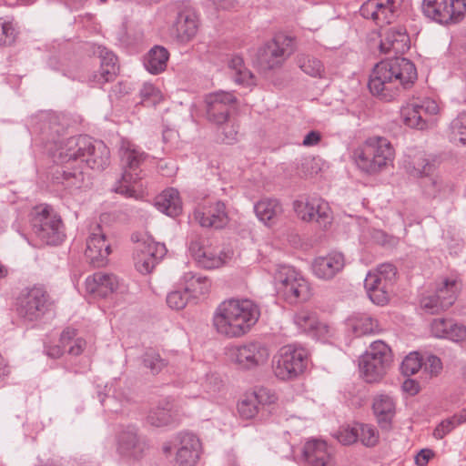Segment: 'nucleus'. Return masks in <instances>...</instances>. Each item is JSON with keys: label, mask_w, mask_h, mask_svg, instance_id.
Listing matches in <instances>:
<instances>
[{"label": "nucleus", "mask_w": 466, "mask_h": 466, "mask_svg": "<svg viewBox=\"0 0 466 466\" xmlns=\"http://www.w3.org/2000/svg\"><path fill=\"white\" fill-rule=\"evenodd\" d=\"M54 157L59 167L52 175V184L72 192L92 184L89 175L83 170V163L93 170L102 171L109 165L110 152L103 141L80 135L66 139Z\"/></svg>", "instance_id": "1"}, {"label": "nucleus", "mask_w": 466, "mask_h": 466, "mask_svg": "<svg viewBox=\"0 0 466 466\" xmlns=\"http://www.w3.org/2000/svg\"><path fill=\"white\" fill-rule=\"evenodd\" d=\"M418 78L415 65L408 58L395 56L378 63L368 82L373 96L390 101L401 91L410 89Z\"/></svg>", "instance_id": "2"}, {"label": "nucleus", "mask_w": 466, "mask_h": 466, "mask_svg": "<svg viewBox=\"0 0 466 466\" xmlns=\"http://www.w3.org/2000/svg\"><path fill=\"white\" fill-rule=\"evenodd\" d=\"M259 307L250 299H228L221 302L213 314L217 332L227 338H239L247 334L258 322Z\"/></svg>", "instance_id": "3"}, {"label": "nucleus", "mask_w": 466, "mask_h": 466, "mask_svg": "<svg viewBox=\"0 0 466 466\" xmlns=\"http://www.w3.org/2000/svg\"><path fill=\"white\" fill-rule=\"evenodd\" d=\"M118 154L123 169L112 190L124 197L131 198L136 193L135 185L142 179L141 166L148 155L127 138H121Z\"/></svg>", "instance_id": "4"}, {"label": "nucleus", "mask_w": 466, "mask_h": 466, "mask_svg": "<svg viewBox=\"0 0 466 466\" xmlns=\"http://www.w3.org/2000/svg\"><path fill=\"white\" fill-rule=\"evenodd\" d=\"M354 156L358 167L365 173L373 175L392 163L394 148L386 137H371L355 150Z\"/></svg>", "instance_id": "5"}, {"label": "nucleus", "mask_w": 466, "mask_h": 466, "mask_svg": "<svg viewBox=\"0 0 466 466\" xmlns=\"http://www.w3.org/2000/svg\"><path fill=\"white\" fill-rule=\"evenodd\" d=\"M29 217L32 231L43 243L56 246L64 240L66 234L61 217L51 206H35Z\"/></svg>", "instance_id": "6"}, {"label": "nucleus", "mask_w": 466, "mask_h": 466, "mask_svg": "<svg viewBox=\"0 0 466 466\" xmlns=\"http://www.w3.org/2000/svg\"><path fill=\"white\" fill-rule=\"evenodd\" d=\"M52 307L49 293L42 285H34L21 289L15 299V310L24 322L41 320Z\"/></svg>", "instance_id": "7"}, {"label": "nucleus", "mask_w": 466, "mask_h": 466, "mask_svg": "<svg viewBox=\"0 0 466 466\" xmlns=\"http://www.w3.org/2000/svg\"><path fill=\"white\" fill-rule=\"evenodd\" d=\"M274 279L278 293L288 303L296 304L309 299V282L295 268L287 265L279 266Z\"/></svg>", "instance_id": "8"}, {"label": "nucleus", "mask_w": 466, "mask_h": 466, "mask_svg": "<svg viewBox=\"0 0 466 466\" xmlns=\"http://www.w3.org/2000/svg\"><path fill=\"white\" fill-rule=\"evenodd\" d=\"M295 38L284 34L274 37L258 48L257 63L261 70L268 71L280 67L293 54Z\"/></svg>", "instance_id": "9"}, {"label": "nucleus", "mask_w": 466, "mask_h": 466, "mask_svg": "<svg viewBox=\"0 0 466 466\" xmlns=\"http://www.w3.org/2000/svg\"><path fill=\"white\" fill-rule=\"evenodd\" d=\"M422 15L431 22L449 26L461 22L466 15V0H422Z\"/></svg>", "instance_id": "10"}, {"label": "nucleus", "mask_w": 466, "mask_h": 466, "mask_svg": "<svg viewBox=\"0 0 466 466\" xmlns=\"http://www.w3.org/2000/svg\"><path fill=\"white\" fill-rule=\"evenodd\" d=\"M392 360L390 348L382 340H376L361 356L360 370L364 380L369 382L380 380Z\"/></svg>", "instance_id": "11"}, {"label": "nucleus", "mask_w": 466, "mask_h": 466, "mask_svg": "<svg viewBox=\"0 0 466 466\" xmlns=\"http://www.w3.org/2000/svg\"><path fill=\"white\" fill-rule=\"evenodd\" d=\"M308 358V351L302 347L292 344L282 347L273 365L276 377L282 380L297 378L305 370Z\"/></svg>", "instance_id": "12"}, {"label": "nucleus", "mask_w": 466, "mask_h": 466, "mask_svg": "<svg viewBox=\"0 0 466 466\" xmlns=\"http://www.w3.org/2000/svg\"><path fill=\"white\" fill-rule=\"evenodd\" d=\"M131 239L137 244L134 251L136 268L142 274L152 272L167 253L165 244L155 242L148 237H140L138 233H133Z\"/></svg>", "instance_id": "13"}, {"label": "nucleus", "mask_w": 466, "mask_h": 466, "mask_svg": "<svg viewBox=\"0 0 466 466\" xmlns=\"http://www.w3.org/2000/svg\"><path fill=\"white\" fill-rule=\"evenodd\" d=\"M231 361L243 370H254L264 365L269 357L268 347L259 341H250L228 349Z\"/></svg>", "instance_id": "14"}, {"label": "nucleus", "mask_w": 466, "mask_h": 466, "mask_svg": "<svg viewBox=\"0 0 466 466\" xmlns=\"http://www.w3.org/2000/svg\"><path fill=\"white\" fill-rule=\"evenodd\" d=\"M438 104L430 98L407 104L400 109V116L409 127L423 130L429 127L431 117L439 113Z\"/></svg>", "instance_id": "15"}, {"label": "nucleus", "mask_w": 466, "mask_h": 466, "mask_svg": "<svg viewBox=\"0 0 466 466\" xmlns=\"http://www.w3.org/2000/svg\"><path fill=\"white\" fill-rule=\"evenodd\" d=\"M400 5L401 0H367L360 7V14L382 25L390 24L397 17Z\"/></svg>", "instance_id": "16"}, {"label": "nucleus", "mask_w": 466, "mask_h": 466, "mask_svg": "<svg viewBox=\"0 0 466 466\" xmlns=\"http://www.w3.org/2000/svg\"><path fill=\"white\" fill-rule=\"evenodd\" d=\"M205 102L208 121L217 126H221L229 119L230 111L237 103V97L233 93L218 91L207 96Z\"/></svg>", "instance_id": "17"}, {"label": "nucleus", "mask_w": 466, "mask_h": 466, "mask_svg": "<svg viewBox=\"0 0 466 466\" xmlns=\"http://www.w3.org/2000/svg\"><path fill=\"white\" fill-rule=\"evenodd\" d=\"M175 465L195 466L199 460L201 442L190 432H180L175 439Z\"/></svg>", "instance_id": "18"}, {"label": "nucleus", "mask_w": 466, "mask_h": 466, "mask_svg": "<svg viewBox=\"0 0 466 466\" xmlns=\"http://www.w3.org/2000/svg\"><path fill=\"white\" fill-rule=\"evenodd\" d=\"M293 323L298 330L312 339L326 341L332 335L331 327L320 322L316 313L309 310H299L293 316Z\"/></svg>", "instance_id": "19"}, {"label": "nucleus", "mask_w": 466, "mask_h": 466, "mask_svg": "<svg viewBox=\"0 0 466 466\" xmlns=\"http://www.w3.org/2000/svg\"><path fill=\"white\" fill-rule=\"evenodd\" d=\"M111 245L103 233L101 226L96 225L86 239L85 256L96 268L104 267L108 261Z\"/></svg>", "instance_id": "20"}, {"label": "nucleus", "mask_w": 466, "mask_h": 466, "mask_svg": "<svg viewBox=\"0 0 466 466\" xmlns=\"http://www.w3.org/2000/svg\"><path fill=\"white\" fill-rule=\"evenodd\" d=\"M147 449L146 439L138 435L135 426H127L119 433L117 451L122 457L138 460Z\"/></svg>", "instance_id": "21"}, {"label": "nucleus", "mask_w": 466, "mask_h": 466, "mask_svg": "<svg viewBox=\"0 0 466 466\" xmlns=\"http://www.w3.org/2000/svg\"><path fill=\"white\" fill-rule=\"evenodd\" d=\"M302 466H334V461L326 441L311 439L301 449Z\"/></svg>", "instance_id": "22"}, {"label": "nucleus", "mask_w": 466, "mask_h": 466, "mask_svg": "<svg viewBox=\"0 0 466 466\" xmlns=\"http://www.w3.org/2000/svg\"><path fill=\"white\" fill-rule=\"evenodd\" d=\"M380 49L382 53L404 54L410 49V36L405 27L398 25L384 29L380 34Z\"/></svg>", "instance_id": "23"}, {"label": "nucleus", "mask_w": 466, "mask_h": 466, "mask_svg": "<svg viewBox=\"0 0 466 466\" xmlns=\"http://www.w3.org/2000/svg\"><path fill=\"white\" fill-rule=\"evenodd\" d=\"M194 218L203 228H221L228 223L226 205L217 201L208 207H198L194 211Z\"/></svg>", "instance_id": "24"}, {"label": "nucleus", "mask_w": 466, "mask_h": 466, "mask_svg": "<svg viewBox=\"0 0 466 466\" xmlns=\"http://www.w3.org/2000/svg\"><path fill=\"white\" fill-rule=\"evenodd\" d=\"M32 129L34 133L40 135L46 143H56L64 132L57 116L46 113L32 117Z\"/></svg>", "instance_id": "25"}, {"label": "nucleus", "mask_w": 466, "mask_h": 466, "mask_svg": "<svg viewBox=\"0 0 466 466\" xmlns=\"http://www.w3.org/2000/svg\"><path fill=\"white\" fill-rule=\"evenodd\" d=\"M344 266V255L340 252H330L327 256L315 258L312 269L319 279H331L343 269Z\"/></svg>", "instance_id": "26"}, {"label": "nucleus", "mask_w": 466, "mask_h": 466, "mask_svg": "<svg viewBox=\"0 0 466 466\" xmlns=\"http://www.w3.org/2000/svg\"><path fill=\"white\" fill-rule=\"evenodd\" d=\"M275 399V395L271 394L268 390L260 388L238 404V411L241 418L252 419L258 413L260 406L272 403Z\"/></svg>", "instance_id": "27"}, {"label": "nucleus", "mask_w": 466, "mask_h": 466, "mask_svg": "<svg viewBox=\"0 0 466 466\" xmlns=\"http://www.w3.org/2000/svg\"><path fill=\"white\" fill-rule=\"evenodd\" d=\"M174 34L180 43L191 41L198 30V20L197 15L188 9L178 12L174 22Z\"/></svg>", "instance_id": "28"}, {"label": "nucleus", "mask_w": 466, "mask_h": 466, "mask_svg": "<svg viewBox=\"0 0 466 466\" xmlns=\"http://www.w3.org/2000/svg\"><path fill=\"white\" fill-rule=\"evenodd\" d=\"M86 289L90 294L106 298L117 289V279L113 274L96 272L86 279Z\"/></svg>", "instance_id": "29"}, {"label": "nucleus", "mask_w": 466, "mask_h": 466, "mask_svg": "<svg viewBox=\"0 0 466 466\" xmlns=\"http://www.w3.org/2000/svg\"><path fill=\"white\" fill-rule=\"evenodd\" d=\"M147 421L157 428L176 425L178 420L173 410L171 400L169 399L160 400L156 407L148 411Z\"/></svg>", "instance_id": "30"}, {"label": "nucleus", "mask_w": 466, "mask_h": 466, "mask_svg": "<svg viewBox=\"0 0 466 466\" xmlns=\"http://www.w3.org/2000/svg\"><path fill=\"white\" fill-rule=\"evenodd\" d=\"M403 167L409 175L415 177H427L434 170V164L426 158L423 151H415L407 154Z\"/></svg>", "instance_id": "31"}, {"label": "nucleus", "mask_w": 466, "mask_h": 466, "mask_svg": "<svg viewBox=\"0 0 466 466\" xmlns=\"http://www.w3.org/2000/svg\"><path fill=\"white\" fill-rule=\"evenodd\" d=\"M372 409L380 427L390 429L396 412L393 398L387 394L375 397Z\"/></svg>", "instance_id": "32"}, {"label": "nucleus", "mask_w": 466, "mask_h": 466, "mask_svg": "<svg viewBox=\"0 0 466 466\" xmlns=\"http://www.w3.org/2000/svg\"><path fill=\"white\" fill-rule=\"evenodd\" d=\"M155 207L167 216L175 218L182 212L179 192L173 187L165 189L155 199Z\"/></svg>", "instance_id": "33"}, {"label": "nucleus", "mask_w": 466, "mask_h": 466, "mask_svg": "<svg viewBox=\"0 0 466 466\" xmlns=\"http://www.w3.org/2000/svg\"><path fill=\"white\" fill-rule=\"evenodd\" d=\"M364 287L369 298L374 304L383 306L388 303L390 292L378 277V274L369 272L364 279Z\"/></svg>", "instance_id": "34"}, {"label": "nucleus", "mask_w": 466, "mask_h": 466, "mask_svg": "<svg viewBox=\"0 0 466 466\" xmlns=\"http://www.w3.org/2000/svg\"><path fill=\"white\" fill-rule=\"evenodd\" d=\"M169 52L162 46H154L144 56L143 64L147 71L152 75H158L166 70Z\"/></svg>", "instance_id": "35"}, {"label": "nucleus", "mask_w": 466, "mask_h": 466, "mask_svg": "<svg viewBox=\"0 0 466 466\" xmlns=\"http://www.w3.org/2000/svg\"><path fill=\"white\" fill-rule=\"evenodd\" d=\"M182 281L185 290L193 299L208 293L210 287V281L208 278L191 271L186 272L183 275Z\"/></svg>", "instance_id": "36"}, {"label": "nucleus", "mask_w": 466, "mask_h": 466, "mask_svg": "<svg viewBox=\"0 0 466 466\" xmlns=\"http://www.w3.org/2000/svg\"><path fill=\"white\" fill-rule=\"evenodd\" d=\"M254 211L260 221L268 224L273 222L282 212V208L279 200L264 198L254 205Z\"/></svg>", "instance_id": "37"}, {"label": "nucleus", "mask_w": 466, "mask_h": 466, "mask_svg": "<svg viewBox=\"0 0 466 466\" xmlns=\"http://www.w3.org/2000/svg\"><path fill=\"white\" fill-rule=\"evenodd\" d=\"M228 68L236 84L246 86L254 85V75L246 67L241 56H234L228 62Z\"/></svg>", "instance_id": "38"}, {"label": "nucleus", "mask_w": 466, "mask_h": 466, "mask_svg": "<svg viewBox=\"0 0 466 466\" xmlns=\"http://www.w3.org/2000/svg\"><path fill=\"white\" fill-rule=\"evenodd\" d=\"M347 325L352 329V332L360 337L371 334L378 328V322L368 314H357L348 319Z\"/></svg>", "instance_id": "39"}, {"label": "nucleus", "mask_w": 466, "mask_h": 466, "mask_svg": "<svg viewBox=\"0 0 466 466\" xmlns=\"http://www.w3.org/2000/svg\"><path fill=\"white\" fill-rule=\"evenodd\" d=\"M460 286L456 279H444L441 285L437 289L436 294L441 301V307L448 309L457 299Z\"/></svg>", "instance_id": "40"}, {"label": "nucleus", "mask_w": 466, "mask_h": 466, "mask_svg": "<svg viewBox=\"0 0 466 466\" xmlns=\"http://www.w3.org/2000/svg\"><path fill=\"white\" fill-rule=\"evenodd\" d=\"M76 329L67 328L63 330L59 339L63 348L65 350L67 348V352L73 356L80 355L86 347V340L82 338H76Z\"/></svg>", "instance_id": "41"}, {"label": "nucleus", "mask_w": 466, "mask_h": 466, "mask_svg": "<svg viewBox=\"0 0 466 466\" xmlns=\"http://www.w3.org/2000/svg\"><path fill=\"white\" fill-rule=\"evenodd\" d=\"M141 359L143 366L153 375H157L167 365V360L152 348L147 349Z\"/></svg>", "instance_id": "42"}, {"label": "nucleus", "mask_w": 466, "mask_h": 466, "mask_svg": "<svg viewBox=\"0 0 466 466\" xmlns=\"http://www.w3.org/2000/svg\"><path fill=\"white\" fill-rule=\"evenodd\" d=\"M297 63L299 68L307 75L317 77L324 71V66L320 60L309 55H299Z\"/></svg>", "instance_id": "43"}, {"label": "nucleus", "mask_w": 466, "mask_h": 466, "mask_svg": "<svg viewBox=\"0 0 466 466\" xmlns=\"http://www.w3.org/2000/svg\"><path fill=\"white\" fill-rule=\"evenodd\" d=\"M450 140L466 145V111L460 113L450 125Z\"/></svg>", "instance_id": "44"}, {"label": "nucleus", "mask_w": 466, "mask_h": 466, "mask_svg": "<svg viewBox=\"0 0 466 466\" xmlns=\"http://www.w3.org/2000/svg\"><path fill=\"white\" fill-rule=\"evenodd\" d=\"M313 221H316L322 228H327L331 223L330 208L329 204L322 198H315Z\"/></svg>", "instance_id": "45"}, {"label": "nucleus", "mask_w": 466, "mask_h": 466, "mask_svg": "<svg viewBox=\"0 0 466 466\" xmlns=\"http://www.w3.org/2000/svg\"><path fill=\"white\" fill-rule=\"evenodd\" d=\"M375 273L378 274V277L384 282L386 288L391 293L398 276L396 266L390 262L380 264Z\"/></svg>", "instance_id": "46"}, {"label": "nucleus", "mask_w": 466, "mask_h": 466, "mask_svg": "<svg viewBox=\"0 0 466 466\" xmlns=\"http://www.w3.org/2000/svg\"><path fill=\"white\" fill-rule=\"evenodd\" d=\"M18 31L13 21L0 17V46H9L15 44Z\"/></svg>", "instance_id": "47"}, {"label": "nucleus", "mask_w": 466, "mask_h": 466, "mask_svg": "<svg viewBox=\"0 0 466 466\" xmlns=\"http://www.w3.org/2000/svg\"><path fill=\"white\" fill-rule=\"evenodd\" d=\"M99 56H100V67L101 69H106V75L116 76L118 72V66L116 65L117 57L116 55L107 50L106 47H99Z\"/></svg>", "instance_id": "48"}, {"label": "nucleus", "mask_w": 466, "mask_h": 466, "mask_svg": "<svg viewBox=\"0 0 466 466\" xmlns=\"http://www.w3.org/2000/svg\"><path fill=\"white\" fill-rule=\"evenodd\" d=\"M315 198H309L305 201L302 199L294 201V210L299 218L304 221H313Z\"/></svg>", "instance_id": "49"}, {"label": "nucleus", "mask_w": 466, "mask_h": 466, "mask_svg": "<svg viewBox=\"0 0 466 466\" xmlns=\"http://www.w3.org/2000/svg\"><path fill=\"white\" fill-rule=\"evenodd\" d=\"M358 432V441L366 447H374L379 441V432L376 428L370 424L360 423Z\"/></svg>", "instance_id": "50"}, {"label": "nucleus", "mask_w": 466, "mask_h": 466, "mask_svg": "<svg viewBox=\"0 0 466 466\" xmlns=\"http://www.w3.org/2000/svg\"><path fill=\"white\" fill-rule=\"evenodd\" d=\"M423 365V360L418 352L410 353L402 360L400 370L404 376H411L415 374Z\"/></svg>", "instance_id": "51"}, {"label": "nucleus", "mask_w": 466, "mask_h": 466, "mask_svg": "<svg viewBox=\"0 0 466 466\" xmlns=\"http://www.w3.org/2000/svg\"><path fill=\"white\" fill-rule=\"evenodd\" d=\"M188 252L196 259L208 248V239L198 233H191L188 237Z\"/></svg>", "instance_id": "52"}, {"label": "nucleus", "mask_w": 466, "mask_h": 466, "mask_svg": "<svg viewBox=\"0 0 466 466\" xmlns=\"http://www.w3.org/2000/svg\"><path fill=\"white\" fill-rule=\"evenodd\" d=\"M195 261L199 267L206 269L218 268L223 263L221 258L218 256V254L214 253L209 246L199 255V258L195 259Z\"/></svg>", "instance_id": "53"}, {"label": "nucleus", "mask_w": 466, "mask_h": 466, "mask_svg": "<svg viewBox=\"0 0 466 466\" xmlns=\"http://www.w3.org/2000/svg\"><path fill=\"white\" fill-rule=\"evenodd\" d=\"M139 97L143 106H155L159 101V91L152 84L145 83L139 90Z\"/></svg>", "instance_id": "54"}, {"label": "nucleus", "mask_w": 466, "mask_h": 466, "mask_svg": "<svg viewBox=\"0 0 466 466\" xmlns=\"http://www.w3.org/2000/svg\"><path fill=\"white\" fill-rule=\"evenodd\" d=\"M360 424L354 423L351 426L341 427L336 435L338 441L343 445H350L358 441Z\"/></svg>", "instance_id": "55"}, {"label": "nucleus", "mask_w": 466, "mask_h": 466, "mask_svg": "<svg viewBox=\"0 0 466 466\" xmlns=\"http://www.w3.org/2000/svg\"><path fill=\"white\" fill-rule=\"evenodd\" d=\"M190 298L185 289L183 291L174 290L167 294V303L171 309L179 310L186 307Z\"/></svg>", "instance_id": "56"}, {"label": "nucleus", "mask_w": 466, "mask_h": 466, "mask_svg": "<svg viewBox=\"0 0 466 466\" xmlns=\"http://www.w3.org/2000/svg\"><path fill=\"white\" fill-rule=\"evenodd\" d=\"M106 69L99 68L88 76L87 82L92 87H102L106 83L115 80L116 76L106 75Z\"/></svg>", "instance_id": "57"}, {"label": "nucleus", "mask_w": 466, "mask_h": 466, "mask_svg": "<svg viewBox=\"0 0 466 466\" xmlns=\"http://www.w3.org/2000/svg\"><path fill=\"white\" fill-rule=\"evenodd\" d=\"M453 320L446 319H436L431 322V332L436 338L447 339L450 326Z\"/></svg>", "instance_id": "58"}, {"label": "nucleus", "mask_w": 466, "mask_h": 466, "mask_svg": "<svg viewBox=\"0 0 466 466\" xmlns=\"http://www.w3.org/2000/svg\"><path fill=\"white\" fill-rule=\"evenodd\" d=\"M420 305L430 314H438L442 310H446L444 307H441V301L436 293L434 295L423 298L420 301Z\"/></svg>", "instance_id": "59"}, {"label": "nucleus", "mask_w": 466, "mask_h": 466, "mask_svg": "<svg viewBox=\"0 0 466 466\" xmlns=\"http://www.w3.org/2000/svg\"><path fill=\"white\" fill-rule=\"evenodd\" d=\"M447 335V339L454 342L463 341L466 339V326L453 321Z\"/></svg>", "instance_id": "60"}, {"label": "nucleus", "mask_w": 466, "mask_h": 466, "mask_svg": "<svg viewBox=\"0 0 466 466\" xmlns=\"http://www.w3.org/2000/svg\"><path fill=\"white\" fill-rule=\"evenodd\" d=\"M456 428L454 422L451 418L441 421L433 431L434 438L438 440L443 439L447 434Z\"/></svg>", "instance_id": "61"}, {"label": "nucleus", "mask_w": 466, "mask_h": 466, "mask_svg": "<svg viewBox=\"0 0 466 466\" xmlns=\"http://www.w3.org/2000/svg\"><path fill=\"white\" fill-rule=\"evenodd\" d=\"M424 364V370L431 376H437L442 369L441 359L435 355L428 356Z\"/></svg>", "instance_id": "62"}, {"label": "nucleus", "mask_w": 466, "mask_h": 466, "mask_svg": "<svg viewBox=\"0 0 466 466\" xmlns=\"http://www.w3.org/2000/svg\"><path fill=\"white\" fill-rule=\"evenodd\" d=\"M98 399H99L100 403L102 404V406L105 409H107L109 411H112V412L118 411V410H119L118 407L114 405V402L116 400L115 396H110L107 393L98 392Z\"/></svg>", "instance_id": "63"}, {"label": "nucleus", "mask_w": 466, "mask_h": 466, "mask_svg": "<svg viewBox=\"0 0 466 466\" xmlns=\"http://www.w3.org/2000/svg\"><path fill=\"white\" fill-rule=\"evenodd\" d=\"M434 455L431 449H422L415 457V463L418 466H426L430 459Z\"/></svg>", "instance_id": "64"}]
</instances>
